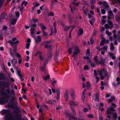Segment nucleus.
Segmentation results:
<instances>
[{
  "instance_id": "ddd939ff",
  "label": "nucleus",
  "mask_w": 120,
  "mask_h": 120,
  "mask_svg": "<svg viewBox=\"0 0 120 120\" xmlns=\"http://www.w3.org/2000/svg\"><path fill=\"white\" fill-rule=\"evenodd\" d=\"M68 90L66 91L64 93V98L66 101H68Z\"/></svg>"
},
{
  "instance_id": "5fc2aeb1",
  "label": "nucleus",
  "mask_w": 120,
  "mask_h": 120,
  "mask_svg": "<svg viewBox=\"0 0 120 120\" xmlns=\"http://www.w3.org/2000/svg\"><path fill=\"white\" fill-rule=\"evenodd\" d=\"M90 2L92 4H95L96 2V0H90Z\"/></svg>"
},
{
  "instance_id": "473e14b6",
  "label": "nucleus",
  "mask_w": 120,
  "mask_h": 120,
  "mask_svg": "<svg viewBox=\"0 0 120 120\" xmlns=\"http://www.w3.org/2000/svg\"><path fill=\"white\" fill-rule=\"evenodd\" d=\"M14 104H11V103H9L7 105V107L8 108H11L13 106V105Z\"/></svg>"
},
{
  "instance_id": "69168bd1",
  "label": "nucleus",
  "mask_w": 120,
  "mask_h": 120,
  "mask_svg": "<svg viewBox=\"0 0 120 120\" xmlns=\"http://www.w3.org/2000/svg\"><path fill=\"white\" fill-rule=\"evenodd\" d=\"M105 30V28L104 27H101L100 28V30L101 31H103Z\"/></svg>"
},
{
  "instance_id": "c85d7f7f",
  "label": "nucleus",
  "mask_w": 120,
  "mask_h": 120,
  "mask_svg": "<svg viewBox=\"0 0 120 120\" xmlns=\"http://www.w3.org/2000/svg\"><path fill=\"white\" fill-rule=\"evenodd\" d=\"M120 84V83H112V85L116 88H118V85Z\"/></svg>"
},
{
  "instance_id": "a211bd4d",
  "label": "nucleus",
  "mask_w": 120,
  "mask_h": 120,
  "mask_svg": "<svg viewBox=\"0 0 120 120\" xmlns=\"http://www.w3.org/2000/svg\"><path fill=\"white\" fill-rule=\"evenodd\" d=\"M70 107L73 113V115L75 116H76V112L74 107L72 106H70Z\"/></svg>"
},
{
  "instance_id": "bb28decb",
  "label": "nucleus",
  "mask_w": 120,
  "mask_h": 120,
  "mask_svg": "<svg viewBox=\"0 0 120 120\" xmlns=\"http://www.w3.org/2000/svg\"><path fill=\"white\" fill-rule=\"evenodd\" d=\"M50 77V75H48L46 76H43L42 77L43 79L45 80H46L47 79H49Z\"/></svg>"
},
{
  "instance_id": "e433bc0d",
  "label": "nucleus",
  "mask_w": 120,
  "mask_h": 120,
  "mask_svg": "<svg viewBox=\"0 0 120 120\" xmlns=\"http://www.w3.org/2000/svg\"><path fill=\"white\" fill-rule=\"evenodd\" d=\"M58 56L57 54H56L55 55L54 60L56 62H58Z\"/></svg>"
},
{
  "instance_id": "aec40b11",
  "label": "nucleus",
  "mask_w": 120,
  "mask_h": 120,
  "mask_svg": "<svg viewBox=\"0 0 120 120\" xmlns=\"http://www.w3.org/2000/svg\"><path fill=\"white\" fill-rule=\"evenodd\" d=\"M1 17L2 19H6L7 18V14L4 13H3L1 15Z\"/></svg>"
},
{
  "instance_id": "4be33fe9",
  "label": "nucleus",
  "mask_w": 120,
  "mask_h": 120,
  "mask_svg": "<svg viewBox=\"0 0 120 120\" xmlns=\"http://www.w3.org/2000/svg\"><path fill=\"white\" fill-rule=\"evenodd\" d=\"M83 32V30L81 29H79L78 32V36H80L82 35V33Z\"/></svg>"
},
{
  "instance_id": "b1692460",
  "label": "nucleus",
  "mask_w": 120,
  "mask_h": 120,
  "mask_svg": "<svg viewBox=\"0 0 120 120\" xmlns=\"http://www.w3.org/2000/svg\"><path fill=\"white\" fill-rule=\"evenodd\" d=\"M10 30L12 33H15V31L16 29L13 26L11 27L10 28Z\"/></svg>"
},
{
  "instance_id": "7c9ffc66",
  "label": "nucleus",
  "mask_w": 120,
  "mask_h": 120,
  "mask_svg": "<svg viewBox=\"0 0 120 120\" xmlns=\"http://www.w3.org/2000/svg\"><path fill=\"white\" fill-rule=\"evenodd\" d=\"M15 100V98L14 97H13L11 98V104H14V102Z\"/></svg>"
},
{
  "instance_id": "c9c22d12",
  "label": "nucleus",
  "mask_w": 120,
  "mask_h": 120,
  "mask_svg": "<svg viewBox=\"0 0 120 120\" xmlns=\"http://www.w3.org/2000/svg\"><path fill=\"white\" fill-rule=\"evenodd\" d=\"M90 43L91 44H92L94 43V40L93 39V37L92 36L91 37L90 39Z\"/></svg>"
},
{
  "instance_id": "f704fd0d",
  "label": "nucleus",
  "mask_w": 120,
  "mask_h": 120,
  "mask_svg": "<svg viewBox=\"0 0 120 120\" xmlns=\"http://www.w3.org/2000/svg\"><path fill=\"white\" fill-rule=\"evenodd\" d=\"M108 48V47L105 46L101 48V49L104 51H106Z\"/></svg>"
},
{
  "instance_id": "bf43d9fd",
  "label": "nucleus",
  "mask_w": 120,
  "mask_h": 120,
  "mask_svg": "<svg viewBox=\"0 0 120 120\" xmlns=\"http://www.w3.org/2000/svg\"><path fill=\"white\" fill-rule=\"evenodd\" d=\"M74 104V101H71L69 102V104L70 105V106H72Z\"/></svg>"
},
{
  "instance_id": "864d4df0",
  "label": "nucleus",
  "mask_w": 120,
  "mask_h": 120,
  "mask_svg": "<svg viewBox=\"0 0 120 120\" xmlns=\"http://www.w3.org/2000/svg\"><path fill=\"white\" fill-rule=\"evenodd\" d=\"M89 69V67L87 65H86L84 67V70H86Z\"/></svg>"
},
{
  "instance_id": "13d9d810",
  "label": "nucleus",
  "mask_w": 120,
  "mask_h": 120,
  "mask_svg": "<svg viewBox=\"0 0 120 120\" xmlns=\"http://www.w3.org/2000/svg\"><path fill=\"white\" fill-rule=\"evenodd\" d=\"M50 29L51 30V34L52 35L53 34V32L52 31L53 30V27L52 26H50Z\"/></svg>"
},
{
  "instance_id": "a18cd8bd",
  "label": "nucleus",
  "mask_w": 120,
  "mask_h": 120,
  "mask_svg": "<svg viewBox=\"0 0 120 120\" xmlns=\"http://www.w3.org/2000/svg\"><path fill=\"white\" fill-rule=\"evenodd\" d=\"M79 103L77 101H74L73 106H77L78 105Z\"/></svg>"
},
{
  "instance_id": "5701e85b",
  "label": "nucleus",
  "mask_w": 120,
  "mask_h": 120,
  "mask_svg": "<svg viewBox=\"0 0 120 120\" xmlns=\"http://www.w3.org/2000/svg\"><path fill=\"white\" fill-rule=\"evenodd\" d=\"M17 62V60L14 58H13L11 61V63L13 65L15 66Z\"/></svg>"
},
{
  "instance_id": "338daca9",
  "label": "nucleus",
  "mask_w": 120,
  "mask_h": 120,
  "mask_svg": "<svg viewBox=\"0 0 120 120\" xmlns=\"http://www.w3.org/2000/svg\"><path fill=\"white\" fill-rule=\"evenodd\" d=\"M105 22V21L104 19H102L101 22V23L102 24H104Z\"/></svg>"
},
{
  "instance_id": "f3484780",
  "label": "nucleus",
  "mask_w": 120,
  "mask_h": 120,
  "mask_svg": "<svg viewBox=\"0 0 120 120\" xmlns=\"http://www.w3.org/2000/svg\"><path fill=\"white\" fill-rule=\"evenodd\" d=\"M38 26L41 27V29L42 30H45L46 29V26L42 23H39L38 24Z\"/></svg>"
},
{
  "instance_id": "37998d69",
  "label": "nucleus",
  "mask_w": 120,
  "mask_h": 120,
  "mask_svg": "<svg viewBox=\"0 0 120 120\" xmlns=\"http://www.w3.org/2000/svg\"><path fill=\"white\" fill-rule=\"evenodd\" d=\"M86 85L87 87L89 89L90 86V83H86Z\"/></svg>"
},
{
  "instance_id": "7ed1b4c3",
  "label": "nucleus",
  "mask_w": 120,
  "mask_h": 120,
  "mask_svg": "<svg viewBox=\"0 0 120 120\" xmlns=\"http://www.w3.org/2000/svg\"><path fill=\"white\" fill-rule=\"evenodd\" d=\"M72 50H74L73 54L72 56L74 57L76 56L79 53L80 51L78 47L77 46H75L73 48H69L68 50V52L70 53H71L72 52Z\"/></svg>"
},
{
  "instance_id": "dca6fc26",
  "label": "nucleus",
  "mask_w": 120,
  "mask_h": 120,
  "mask_svg": "<svg viewBox=\"0 0 120 120\" xmlns=\"http://www.w3.org/2000/svg\"><path fill=\"white\" fill-rule=\"evenodd\" d=\"M35 30V29L34 28H32L30 30L31 35L32 37H33L34 38V39H35V37L34 36V34Z\"/></svg>"
},
{
  "instance_id": "6ab92c4d",
  "label": "nucleus",
  "mask_w": 120,
  "mask_h": 120,
  "mask_svg": "<svg viewBox=\"0 0 120 120\" xmlns=\"http://www.w3.org/2000/svg\"><path fill=\"white\" fill-rule=\"evenodd\" d=\"M56 92L57 94V97L56 98V99L57 100H58L60 98V90H57L56 91Z\"/></svg>"
},
{
  "instance_id": "e2e57ef3",
  "label": "nucleus",
  "mask_w": 120,
  "mask_h": 120,
  "mask_svg": "<svg viewBox=\"0 0 120 120\" xmlns=\"http://www.w3.org/2000/svg\"><path fill=\"white\" fill-rule=\"evenodd\" d=\"M30 26L31 27H35L37 26V25L35 24H33L32 25H30Z\"/></svg>"
},
{
  "instance_id": "20e7f679",
  "label": "nucleus",
  "mask_w": 120,
  "mask_h": 120,
  "mask_svg": "<svg viewBox=\"0 0 120 120\" xmlns=\"http://www.w3.org/2000/svg\"><path fill=\"white\" fill-rule=\"evenodd\" d=\"M98 72L99 75L101 76L100 79L102 80L103 79L104 77L107 75V71L105 70H102L100 71H98Z\"/></svg>"
},
{
  "instance_id": "0eeeda50",
  "label": "nucleus",
  "mask_w": 120,
  "mask_h": 120,
  "mask_svg": "<svg viewBox=\"0 0 120 120\" xmlns=\"http://www.w3.org/2000/svg\"><path fill=\"white\" fill-rule=\"evenodd\" d=\"M10 53L11 56L13 57H14L16 55L19 58H21V56L19 54L16 53L15 51L14 50H12L10 49Z\"/></svg>"
},
{
  "instance_id": "c03bdc74",
  "label": "nucleus",
  "mask_w": 120,
  "mask_h": 120,
  "mask_svg": "<svg viewBox=\"0 0 120 120\" xmlns=\"http://www.w3.org/2000/svg\"><path fill=\"white\" fill-rule=\"evenodd\" d=\"M48 58H50L52 56V53H50V52H48L47 54Z\"/></svg>"
},
{
  "instance_id": "cd10ccee",
  "label": "nucleus",
  "mask_w": 120,
  "mask_h": 120,
  "mask_svg": "<svg viewBox=\"0 0 120 120\" xmlns=\"http://www.w3.org/2000/svg\"><path fill=\"white\" fill-rule=\"evenodd\" d=\"M5 79V77L4 75L2 73H0V80L4 79Z\"/></svg>"
},
{
  "instance_id": "a878e982",
  "label": "nucleus",
  "mask_w": 120,
  "mask_h": 120,
  "mask_svg": "<svg viewBox=\"0 0 120 120\" xmlns=\"http://www.w3.org/2000/svg\"><path fill=\"white\" fill-rule=\"evenodd\" d=\"M94 60L95 62V64H100L101 63V62H98V59H97V57L96 56H95L94 59Z\"/></svg>"
},
{
  "instance_id": "1a4fd4ad",
  "label": "nucleus",
  "mask_w": 120,
  "mask_h": 120,
  "mask_svg": "<svg viewBox=\"0 0 120 120\" xmlns=\"http://www.w3.org/2000/svg\"><path fill=\"white\" fill-rule=\"evenodd\" d=\"M108 23L109 25L107 24L105 25V26L106 29H111L113 27V25L112 24V22L111 21H109L108 22Z\"/></svg>"
},
{
  "instance_id": "de8ad7c7",
  "label": "nucleus",
  "mask_w": 120,
  "mask_h": 120,
  "mask_svg": "<svg viewBox=\"0 0 120 120\" xmlns=\"http://www.w3.org/2000/svg\"><path fill=\"white\" fill-rule=\"evenodd\" d=\"M30 44L29 43H27L26 44V48L27 49H29Z\"/></svg>"
},
{
  "instance_id": "0e129e2a",
  "label": "nucleus",
  "mask_w": 120,
  "mask_h": 120,
  "mask_svg": "<svg viewBox=\"0 0 120 120\" xmlns=\"http://www.w3.org/2000/svg\"><path fill=\"white\" fill-rule=\"evenodd\" d=\"M101 13L103 14H104L105 13V11L104 9H102L101 10Z\"/></svg>"
},
{
  "instance_id": "393cba45",
  "label": "nucleus",
  "mask_w": 120,
  "mask_h": 120,
  "mask_svg": "<svg viewBox=\"0 0 120 120\" xmlns=\"http://www.w3.org/2000/svg\"><path fill=\"white\" fill-rule=\"evenodd\" d=\"M109 55L113 59H114L116 58V57L114 55V54L112 53L109 52Z\"/></svg>"
},
{
  "instance_id": "49530a36",
  "label": "nucleus",
  "mask_w": 120,
  "mask_h": 120,
  "mask_svg": "<svg viewBox=\"0 0 120 120\" xmlns=\"http://www.w3.org/2000/svg\"><path fill=\"white\" fill-rule=\"evenodd\" d=\"M15 16L16 17H19L20 15V13L19 12H15Z\"/></svg>"
},
{
  "instance_id": "79ce46f5",
  "label": "nucleus",
  "mask_w": 120,
  "mask_h": 120,
  "mask_svg": "<svg viewBox=\"0 0 120 120\" xmlns=\"http://www.w3.org/2000/svg\"><path fill=\"white\" fill-rule=\"evenodd\" d=\"M87 116L89 118H93L94 116L92 114H88L87 115Z\"/></svg>"
},
{
  "instance_id": "f8f14e48",
  "label": "nucleus",
  "mask_w": 120,
  "mask_h": 120,
  "mask_svg": "<svg viewBox=\"0 0 120 120\" xmlns=\"http://www.w3.org/2000/svg\"><path fill=\"white\" fill-rule=\"evenodd\" d=\"M90 50L89 49H88L86 51V56H85L84 57V59H88L90 57Z\"/></svg>"
},
{
  "instance_id": "2eb2a0df",
  "label": "nucleus",
  "mask_w": 120,
  "mask_h": 120,
  "mask_svg": "<svg viewBox=\"0 0 120 120\" xmlns=\"http://www.w3.org/2000/svg\"><path fill=\"white\" fill-rule=\"evenodd\" d=\"M36 40L35 41V42L36 44H38L39 42H41V38L39 36H38L37 38H36L35 37V38L34 39Z\"/></svg>"
},
{
  "instance_id": "680f3d73",
  "label": "nucleus",
  "mask_w": 120,
  "mask_h": 120,
  "mask_svg": "<svg viewBox=\"0 0 120 120\" xmlns=\"http://www.w3.org/2000/svg\"><path fill=\"white\" fill-rule=\"evenodd\" d=\"M70 28V26H66L65 27L64 30H67Z\"/></svg>"
},
{
  "instance_id": "6e6d98bb",
  "label": "nucleus",
  "mask_w": 120,
  "mask_h": 120,
  "mask_svg": "<svg viewBox=\"0 0 120 120\" xmlns=\"http://www.w3.org/2000/svg\"><path fill=\"white\" fill-rule=\"evenodd\" d=\"M42 32L43 33V36H44L45 37H46L47 36V34L44 31L42 30Z\"/></svg>"
},
{
  "instance_id": "4468645a",
  "label": "nucleus",
  "mask_w": 120,
  "mask_h": 120,
  "mask_svg": "<svg viewBox=\"0 0 120 120\" xmlns=\"http://www.w3.org/2000/svg\"><path fill=\"white\" fill-rule=\"evenodd\" d=\"M109 41V40H106L104 38H103L102 39V41L100 43V45L101 46H102L104 44V43H107Z\"/></svg>"
},
{
  "instance_id": "a19ab883",
  "label": "nucleus",
  "mask_w": 120,
  "mask_h": 120,
  "mask_svg": "<svg viewBox=\"0 0 120 120\" xmlns=\"http://www.w3.org/2000/svg\"><path fill=\"white\" fill-rule=\"evenodd\" d=\"M85 94H82V102H84V101L85 99Z\"/></svg>"
},
{
  "instance_id": "f03ea898",
  "label": "nucleus",
  "mask_w": 120,
  "mask_h": 120,
  "mask_svg": "<svg viewBox=\"0 0 120 120\" xmlns=\"http://www.w3.org/2000/svg\"><path fill=\"white\" fill-rule=\"evenodd\" d=\"M11 83H0V105H3L8 102L11 93L9 86Z\"/></svg>"
},
{
  "instance_id": "603ef678",
  "label": "nucleus",
  "mask_w": 120,
  "mask_h": 120,
  "mask_svg": "<svg viewBox=\"0 0 120 120\" xmlns=\"http://www.w3.org/2000/svg\"><path fill=\"white\" fill-rule=\"evenodd\" d=\"M54 15L53 13L51 12H49V13L48 16H54Z\"/></svg>"
},
{
  "instance_id": "774afa93",
  "label": "nucleus",
  "mask_w": 120,
  "mask_h": 120,
  "mask_svg": "<svg viewBox=\"0 0 120 120\" xmlns=\"http://www.w3.org/2000/svg\"><path fill=\"white\" fill-rule=\"evenodd\" d=\"M21 58H18V60H19L18 63L19 64H21L22 62V60H21Z\"/></svg>"
},
{
  "instance_id": "39448f33",
  "label": "nucleus",
  "mask_w": 120,
  "mask_h": 120,
  "mask_svg": "<svg viewBox=\"0 0 120 120\" xmlns=\"http://www.w3.org/2000/svg\"><path fill=\"white\" fill-rule=\"evenodd\" d=\"M65 115L66 117L68 118L69 120H71L72 119L75 120H84L83 119L78 118L77 117L72 116L68 112H66L65 113Z\"/></svg>"
},
{
  "instance_id": "423d86ee",
  "label": "nucleus",
  "mask_w": 120,
  "mask_h": 120,
  "mask_svg": "<svg viewBox=\"0 0 120 120\" xmlns=\"http://www.w3.org/2000/svg\"><path fill=\"white\" fill-rule=\"evenodd\" d=\"M19 42V41L16 38H15L12 39V41L9 40L8 41V42L12 46H13L15 44L18 43Z\"/></svg>"
},
{
  "instance_id": "9b49d317",
  "label": "nucleus",
  "mask_w": 120,
  "mask_h": 120,
  "mask_svg": "<svg viewBox=\"0 0 120 120\" xmlns=\"http://www.w3.org/2000/svg\"><path fill=\"white\" fill-rule=\"evenodd\" d=\"M17 75L20 79V80L22 81L23 80H24L23 76L22 75L21 71H17Z\"/></svg>"
},
{
  "instance_id": "3c124183",
  "label": "nucleus",
  "mask_w": 120,
  "mask_h": 120,
  "mask_svg": "<svg viewBox=\"0 0 120 120\" xmlns=\"http://www.w3.org/2000/svg\"><path fill=\"white\" fill-rule=\"evenodd\" d=\"M113 118H115V119H116L117 118V114L116 113H114L113 116Z\"/></svg>"
},
{
  "instance_id": "f257e3e1",
  "label": "nucleus",
  "mask_w": 120,
  "mask_h": 120,
  "mask_svg": "<svg viewBox=\"0 0 120 120\" xmlns=\"http://www.w3.org/2000/svg\"><path fill=\"white\" fill-rule=\"evenodd\" d=\"M2 115H6L5 120H25L24 119H21L22 114L19 107H18L13 110V113L15 116L11 115V111L9 109H3L0 112Z\"/></svg>"
},
{
  "instance_id": "412c9836",
  "label": "nucleus",
  "mask_w": 120,
  "mask_h": 120,
  "mask_svg": "<svg viewBox=\"0 0 120 120\" xmlns=\"http://www.w3.org/2000/svg\"><path fill=\"white\" fill-rule=\"evenodd\" d=\"M71 95L72 98L73 100L75 99V95L74 93V90H73L72 92H71Z\"/></svg>"
},
{
  "instance_id": "72a5a7b5",
  "label": "nucleus",
  "mask_w": 120,
  "mask_h": 120,
  "mask_svg": "<svg viewBox=\"0 0 120 120\" xmlns=\"http://www.w3.org/2000/svg\"><path fill=\"white\" fill-rule=\"evenodd\" d=\"M114 47L112 43H111L110 44V49L111 50L113 51L114 49Z\"/></svg>"
},
{
  "instance_id": "052dcab7",
  "label": "nucleus",
  "mask_w": 120,
  "mask_h": 120,
  "mask_svg": "<svg viewBox=\"0 0 120 120\" xmlns=\"http://www.w3.org/2000/svg\"><path fill=\"white\" fill-rule=\"evenodd\" d=\"M79 3H80L79 2L77 3H75V2H73L72 3V4L75 5H76L77 6L78 5Z\"/></svg>"
},
{
  "instance_id": "ea45409f",
  "label": "nucleus",
  "mask_w": 120,
  "mask_h": 120,
  "mask_svg": "<svg viewBox=\"0 0 120 120\" xmlns=\"http://www.w3.org/2000/svg\"><path fill=\"white\" fill-rule=\"evenodd\" d=\"M46 103L48 104H52L53 103V101L52 100H49L48 101H46Z\"/></svg>"
},
{
  "instance_id": "9d476101",
  "label": "nucleus",
  "mask_w": 120,
  "mask_h": 120,
  "mask_svg": "<svg viewBox=\"0 0 120 120\" xmlns=\"http://www.w3.org/2000/svg\"><path fill=\"white\" fill-rule=\"evenodd\" d=\"M114 111V109L113 107H109L107 110V114H111Z\"/></svg>"
},
{
  "instance_id": "6e6552de",
  "label": "nucleus",
  "mask_w": 120,
  "mask_h": 120,
  "mask_svg": "<svg viewBox=\"0 0 120 120\" xmlns=\"http://www.w3.org/2000/svg\"><path fill=\"white\" fill-rule=\"evenodd\" d=\"M7 27L6 26H4L3 27V30H1V33L2 34H4L5 36L6 35V33L7 32V35L9 34L8 33V31L7 30L5 31V30H6L7 29Z\"/></svg>"
},
{
  "instance_id": "8fccbe9b",
  "label": "nucleus",
  "mask_w": 120,
  "mask_h": 120,
  "mask_svg": "<svg viewBox=\"0 0 120 120\" xmlns=\"http://www.w3.org/2000/svg\"><path fill=\"white\" fill-rule=\"evenodd\" d=\"M98 33V31L97 30H94L93 34V36H95L96 34H97Z\"/></svg>"
},
{
  "instance_id": "09e8293b",
  "label": "nucleus",
  "mask_w": 120,
  "mask_h": 120,
  "mask_svg": "<svg viewBox=\"0 0 120 120\" xmlns=\"http://www.w3.org/2000/svg\"><path fill=\"white\" fill-rule=\"evenodd\" d=\"M83 112H86L88 111V109L87 108H84L83 109Z\"/></svg>"
},
{
  "instance_id": "2f4dec72",
  "label": "nucleus",
  "mask_w": 120,
  "mask_h": 120,
  "mask_svg": "<svg viewBox=\"0 0 120 120\" xmlns=\"http://www.w3.org/2000/svg\"><path fill=\"white\" fill-rule=\"evenodd\" d=\"M95 100L96 101H98L99 100L98 95L97 94H96L95 96Z\"/></svg>"
},
{
  "instance_id": "c756f323",
  "label": "nucleus",
  "mask_w": 120,
  "mask_h": 120,
  "mask_svg": "<svg viewBox=\"0 0 120 120\" xmlns=\"http://www.w3.org/2000/svg\"><path fill=\"white\" fill-rule=\"evenodd\" d=\"M17 19L13 18L11 21V23L13 25H14L15 24L17 21Z\"/></svg>"
},
{
  "instance_id": "4c0bfd02",
  "label": "nucleus",
  "mask_w": 120,
  "mask_h": 120,
  "mask_svg": "<svg viewBox=\"0 0 120 120\" xmlns=\"http://www.w3.org/2000/svg\"><path fill=\"white\" fill-rule=\"evenodd\" d=\"M14 90L13 89H11V93H10V94L9 95V96L10 97V96L11 95H14Z\"/></svg>"
},
{
  "instance_id": "58836bf2",
  "label": "nucleus",
  "mask_w": 120,
  "mask_h": 120,
  "mask_svg": "<svg viewBox=\"0 0 120 120\" xmlns=\"http://www.w3.org/2000/svg\"><path fill=\"white\" fill-rule=\"evenodd\" d=\"M106 34L108 36H110L111 35V33L110 32H109V31L108 30H107L105 32Z\"/></svg>"
},
{
  "instance_id": "4d7b16f0",
  "label": "nucleus",
  "mask_w": 120,
  "mask_h": 120,
  "mask_svg": "<svg viewBox=\"0 0 120 120\" xmlns=\"http://www.w3.org/2000/svg\"><path fill=\"white\" fill-rule=\"evenodd\" d=\"M39 58L41 60V61L43 60L44 59V56H42L41 55H40V56Z\"/></svg>"
}]
</instances>
